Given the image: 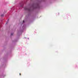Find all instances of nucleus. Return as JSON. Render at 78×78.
<instances>
[{
    "label": "nucleus",
    "instance_id": "f257e3e1",
    "mask_svg": "<svg viewBox=\"0 0 78 78\" xmlns=\"http://www.w3.org/2000/svg\"><path fill=\"white\" fill-rule=\"evenodd\" d=\"M24 9H25V10H27V11H30V8H28L26 7H25Z\"/></svg>",
    "mask_w": 78,
    "mask_h": 78
},
{
    "label": "nucleus",
    "instance_id": "f03ea898",
    "mask_svg": "<svg viewBox=\"0 0 78 78\" xmlns=\"http://www.w3.org/2000/svg\"><path fill=\"white\" fill-rule=\"evenodd\" d=\"M1 17H3V16H4V15H1Z\"/></svg>",
    "mask_w": 78,
    "mask_h": 78
},
{
    "label": "nucleus",
    "instance_id": "7ed1b4c3",
    "mask_svg": "<svg viewBox=\"0 0 78 78\" xmlns=\"http://www.w3.org/2000/svg\"><path fill=\"white\" fill-rule=\"evenodd\" d=\"M13 35V33L11 34V36H12V35Z\"/></svg>",
    "mask_w": 78,
    "mask_h": 78
},
{
    "label": "nucleus",
    "instance_id": "20e7f679",
    "mask_svg": "<svg viewBox=\"0 0 78 78\" xmlns=\"http://www.w3.org/2000/svg\"><path fill=\"white\" fill-rule=\"evenodd\" d=\"M25 23V21H24V20L23 21V23Z\"/></svg>",
    "mask_w": 78,
    "mask_h": 78
},
{
    "label": "nucleus",
    "instance_id": "39448f33",
    "mask_svg": "<svg viewBox=\"0 0 78 78\" xmlns=\"http://www.w3.org/2000/svg\"><path fill=\"white\" fill-rule=\"evenodd\" d=\"M20 75H21V73H20Z\"/></svg>",
    "mask_w": 78,
    "mask_h": 78
}]
</instances>
